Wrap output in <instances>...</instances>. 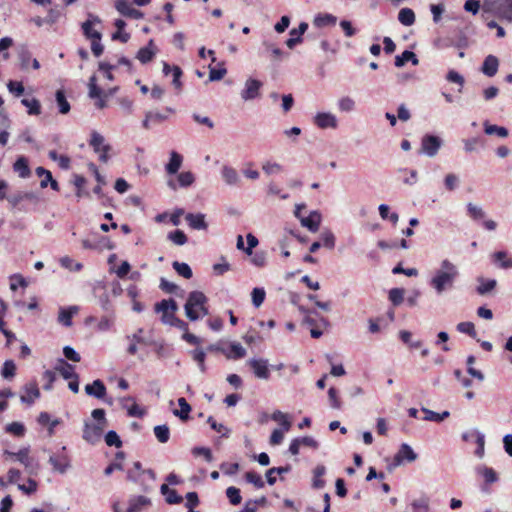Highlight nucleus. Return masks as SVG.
<instances>
[{"label": "nucleus", "mask_w": 512, "mask_h": 512, "mask_svg": "<svg viewBox=\"0 0 512 512\" xmlns=\"http://www.w3.org/2000/svg\"><path fill=\"white\" fill-rule=\"evenodd\" d=\"M458 275L457 267L452 262L445 259L441 262V267L432 277L430 284L437 293H442L444 290L453 286Z\"/></svg>", "instance_id": "nucleus-1"}, {"label": "nucleus", "mask_w": 512, "mask_h": 512, "mask_svg": "<svg viewBox=\"0 0 512 512\" xmlns=\"http://www.w3.org/2000/svg\"><path fill=\"white\" fill-rule=\"evenodd\" d=\"M207 297L201 291H192L189 293L184 309L187 318L196 321L202 316L208 315Z\"/></svg>", "instance_id": "nucleus-2"}, {"label": "nucleus", "mask_w": 512, "mask_h": 512, "mask_svg": "<svg viewBox=\"0 0 512 512\" xmlns=\"http://www.w3.org/2000/svg\"><path fill=\"white\" fill-rule=\"evenodd\" d=\"M484 12H493L501 19L512 21V0H490L483 5Z\"/></svg>", "instance_id": "nucleus-3"}, {"label": "nucleus", "mask_w": 512, "mask_h": 512, "mask_svg": "<svg viewBox=\"0 0 512 512\" xmlns=\"http://www.w3.org/2000/svg\"><path fill=\"white\" fill-rule=\"evenodd\" d=\"M151 505V500L146 496H133L129 499L128 507L124 510L119 503L113 505L114 512H141Z\"/></svg>", "instance_id": "nucleus-4"}, {"label": "nucleus", "mask_w": 512, "mask_h": 512, "mask_svg": "<svg viewBox=\"0 0 512 512\" xmlns=\"http://www.w3.org/2000/svg\"><path fill=\"white\" fill-rule=\"evenodd\" d=\"M178 309L177 303L174 299H163L160 302H157L154 306V311L156 313H162L161 321L164 324H169L171 322L170 317H174L175 313Z\"/></svg>", "instance_id": "nucleus-5"}, {"label": "nucleus", "mask_w": 512, "mask_h": 512, "mask_svg": "<svg viewBox=\"0 0 512 512\" xmlns=\"http://www.w3.org/2000/svg\"><path fill=\"white\" fill-rule=\"evenodd\" d=\"M89 145L93 148L95 153L99 154V160L101 162H107L109 159L108 153L111 150V146L104 143V137L97 131L91 133V139Z\"/></svg>", "instance_id": "nucleus-6"}, {"label": "nucleus", "mask_w": 512, "mask_h": 512, "mask_svg": "<svg viewBox=\"0 0 512 512\" xmlns=\"http://www.w3.org/2000/svg\"><path fill=\"white\" fill-rule=\"evenodd\" d=\"M40 395L38 383L36 380H32L23 386L20 400L22 403L32 405L38 398H40Z\"/></svg>", "instance_id": "nucleus-7"}, {"label": "nucleus", "mask_w": 512, "mask_h": 512, "mask_svg": "<svg viewBox=\"0 0 512 512\" xmlns=\"http://www.w3.org/2000/svg\"><path fill=\"white\" fill-rule=\"evenodd\" d=\"M441 147V139L434 135H425L422 138L421 150L426 155L433 157Z\"/></svg>", "instance_id": "nucleus-8"}, {"label": "nucleus", "mask_w": 512, "mask_h": 512, "mask_svg": "<svg viewBox=\"0 0 512 512\" xmlns=\"http://www.w3.org/2000/svg\"><path fill=\"white\" fill-rule=\"evenodd\" d=\"M416 458L417 454L414 452V450H398L390 463H387V468L389 470H393L406 462H413Z\"/></svg>", "instance_id": "nucleus-9"}, {"label": "nucleus", "mask_w": 512, "mask_h": 512, "mask_svg": "<svg viewBox=\"0 0 512 512\" xmlns=\"http://www.w3.org/2000/svg\"><path fill=\"white\" fill-rule=\"evenodd\" d=\"M103 425L93 424L86 425L83 433V437L87 440V442L91 445H96L102 438L103 435Z\"/></svg>", "instance_id": "nucleus-10"}, {"label": "nucleus", "mask_w": 512, "mask_h": 512, "mask_svg": "<svg viewBox=\"0 0 512 512\" xmlns=\"http://www.w3.org/2000/svg\"><path fill=\"white\" fill-rule=\"evenodd\" d=\"M248 365L253 370L256 377L261 379H268L270 372L268 369V361L265 359H250Z\"/></svg>", "instance_id": "nucleus-11"}, {"label": "nucleus", "mask_w": 512, "mask_h": 512, "mask_svg": "<svg viewBox=\"0 0 512 512\" xmlns=\"http://www.w3.org/2000/svg\"><path fill=\"white\" fill-rule=\"evenodd\" d=\"M115 7L121 15L128 18L139 19L143 16V13L133 8L127 0H117Z\"/></svg>", "instance_id": "nucleus-12"}, {"label": "nucleus", "mask_w": 512, "mask_h": 512, "mask_svg": "<svg viewBox=\"0 0 512 512\" xmlns=\"http://www.w3.org/2000/svg\"><path fill=\"white\" fill-rule=\"evenodd\" d=\"M88 87H89V96L91 98H97L98 99V101L96 103L97 107L100 108V109L104 108L106 106L105 100L103 99V96H105V93L98 86L97 78H96L95 75H92L89 78Z\"/></svg>", "instance_id": "nucleus-13"}, {"label": "nucleus", "mask_w": 512, "mask_h": 512, "mask_svg": "<svg viewBox=\"0 0 512 512\" xmlns=\"http://www.w3.org/2000/svg\"><path fill=\"white\" fill-rule=\"evenodd\" d=\"M262 87V83L256 79H248L245 83V88L241 92V97L244 100H252L259 96L260 88Z\"/></svg>", "instance_id": "nucleus-14"}, {"label": "nucleus", "mask_w": 512, "mask_h": 512, "mask_svg": "<svg viewBox=\"0 0 512 512\" xmlns=\"http://www.w3.org/2000/svg\"><path fill=\"white\" fill-rule=\"evenodd\" d=\"M314 123L321 129L336 128L337 119L333 114L321 112L318 113L314 118Z\"/></svg>", "instance_id": "nucleus-15"}, {"label": "nucleus", "mask_w": 512, "mask_h": 512, "mask_svg": "<svg viewBox=\"0 0 512 512\" xmlns=\"http://www.w3.org/2000/svg\"><path fill=\"white\" fill-rule=\"evenodd\" d=\"M18 57L20 60L21 69L27 70L30 66L35 70L40 68L39 61L36 58H32V55L28 49L22 48Z\"/></svg>", "instance_id": "nucleus-16"}, {"label": "nucleus", "mask_w": 512, "mask_h": 512, "mask_svg": "<svg viewBox=\"0 0 512 512\" xmlns=\"http://www.w3.org/2000/svg\"><path fill=\"white\" fill-rule=\"evenodd\" d=\"M308 29V24L306 22H301L298 26V28H294L290 31V38L287 39L286 45L292 49L294 48L298 43L302 42V35L306 32Z\"/></svg>", "instance_id": "nucleus-17"}, {"label": "nucleus", "mask_w": 512, "mask_h": 512, "mask_svg": "<svg viewBox=\"0 0 512 512\" xmlns=\"http://www.w3.org/2000/svg\"><path fill=\"white\" fill-rule=\"evenodd\" d=\"M185 220L187 221L189 227L195 230H206L208 227L205 221V215L202 213H188L185 216Z\"/></svg>", "instance_id": "nucleus-18"}, {"label": "nucleus", "mask_w": 512, "mask_h": 512, "mask_svg": "<svg viewBox=\"0 0 512 512\" xmlns=\"http://www.w3.org/2000/svg\"><path fill=\"white\" fill-rule=\"evenodd\" d=\"M85 392L89 396H93L97 399H102L106 395V386L101 380L97 379L94 380L93 383L87 384L85 386Z\"/></svg>", "instance_id": "nucleus-19"}, {"label": "nucleus", "mask_w": 512, "mask_h": 512, "mask_svg": "<svg viewBox=\"0 0 512 512\" xmlns=\"http://www.w3.org/2000/svg\"><path fill=\"white\" fill-rule=\"evenodd\" d=\"M6 312H7V305L4 302V300H2L0 298V331L6 337L7 345H10L15 340V334L12 331L6 329V327H5L6 323L4 321V317L6 315Z\"/></svg>", "instance_id": "nucleus-20"}, {"label": "nucleus", "mask_w": 512, "mask_h": 512, "mask_svg": "<svg viewBox=\"0 0 512 512\" xmlns=\"http://www.w3.org/2000/svg\"><path fill=\"white\" fill-rule=\"evenodd\" d=\"M499 67V60L494 55H488L482 64L481 71L488 77L496 75Z\"/></svg>", "instance_id": "nucleus-21"}, {"label": "nucleus", "mask_w": 512, "mask_h": 512, "mask_svg": "<svg viewBox=\"0 0 512 512\" xmlns=\"http://www.w3.org/2000/svg\"><path fill=\"white\" fill-rule=\"evenodd\" d=\"M7 456L14 457L16 461L23 464L29 470L34 468V460L28 455V450H19L17 453L5 450Z\"/></svg>", "instance_id": "nucleus-22"}, {"label": "nucleus", "mask_w": 512, "mask_h": 512, "mask_svg": "<svg viewBox=\"0 0 512 512\" xmlns=\"http://www.w3.org/2000/svg\"><path fill=\"white\" fill-rule=\"evenodd\" d=\"M495 265L502 269H512V257L505 251H497L491 256Z\"/></svg>", "instance_id": "nucleus-23"}, {"label": "nucleus", "mask_w": 512, "mask_h": 512, "mask_svg": "<svg viewBox=\"0 0 512 512\" xmlns=\"http://www.w3.org/2000/svg\"><path fill=\"white\" fill-rule=\"evenodd\" d=\"M313 478H312V488L314 489H322L326 485V481L323 479V476L326 474V467L323 464H318L312 470Z\"/></svg>", "instance_id": "nucleus-24"}, {"label": "nucleus", "mask_w": 512, "mask_h": 512, "mask_svg": "<svg viewBox=\"0 0 512 512\" xmlns=\"http://www.w3.org/2000/svg\"><path fill=\"white\" fill-rule=\"evenodd\" d=\"M183 162V156L176 151L170 153L169 162L165 166V170L169 175L176 174Z\"/></svg>", "instance_id": "nucleus-25"}, {"label": "nucleus", "mask_w": 512, "mask_h": 512, "mask_svg": "<svg viewBox=\"0 0 512 512\" xmlns=\"http://www.w3.org/2000/svg\"><path fill=\"white\" fill-rule=\"evenodd\" d=\"M156 52L153 48V41L150 40L149 44L145 47H142L138 50L136 58L142 63L146 64L153 60Z\"/></svg>", "instance_id": "nucleus-26"}, {"label": "nucleus", "mask_w": 512, "mask_h": 512, "mask_svg": "<svg viewBox=\"0 0 512 512\" xmlns=\"http://www.w3.org/2000/svg\"><path fill=\"white\" fill-rule=\"evenodd\" d=\"M160 491L168 504H180L183 501L182 496L175 489L169 488L167 484L161 485Z\"/></svg>", "instance_id": "nucleus-27"}, {"label": "nucleus", "mask_w": 512, "mask_h": 512, "mask_svg": "<svg viewBox=\"0 0 512 512\" xmlns=\"http://www.w3.org/2000/svg\"><path fill=\"white\" fill-rule=\"evenodd\" d=\"M406 512H430L429 498L423 496L413 500Z\"/></svg>", "instance_id": "nucleus-28"}, {"label": "nucleus", "mask_w": 512, "mask_h": 512, "mask_svg": "<svg viewBox=\"0 0 512 512\" xmlns=\"http://www.w3.org/2000/svg\"><path fill=\"white\" fill-rule=\"evenodd\" d=\"M408 61H411L413 65H418L419 60L416 56V54L412 51L405 50L400 55H397L395 57V66L396 67H402L404 66Z\"/></svg>", "instance_id": "nucleus-29"}, {"label": "nucleus", "mask_w": 512, "mask_h": 512, "mask_svg": "<svg viewBox=\"0 0 512 512\" xmlns=\"http://www.w3.org/2000/svg\"><path fill=\"white\" fill-rule=\"evenodd\" d=\"M13 169L21 178H27L30 175V168L25 157H19L13 165Z\"/></svg>", "instance_id": "nucleus-30"}, {"label": "nucleus", "mask_w": 512, "mask_h": 512, "mask_svg": "<svg viewBox=\"0 0 512 512\" xmlns=\"http://www.w3.org/2000/svg\"><path fill=\"white\" fill-rule=\"evenodd\" d=\"M476 472L483 476L486 484H493L498 481L497 473L492 468L486 466H478L476 468Z\"/></svg>", "instance_id": "nucleus-31"}, {"label": "nucleus", "mask_w": 512, "mask_h": 512, "mask_svg": "<svg viewBox=\"0 0 512 512\" xmlns=\"http://www.w3.org/2000/svg\"><path fill=\"white\" fill-rule=\"evenodd\" d=\"M114 25L117 28V31L112 35V39H114V40L118 39L122 43H126L130 38V35L128 33H126V32L122 33V30L126 26V22L122 19H116L114 22Z\"/></svg>", "instance_id": "nucleus-32"}, {"label": "nucleus", "mask_w": 512, "mask_h": 512, "mask_svg": "<svg viewBox=\"0 0 512 512\" xmlns=\"http://www.w3.org/2000/svg\"><path fill=\"white\" fill-rule=\"evenodd\" d=\"M398 20L405 26H411L415 22V13L410 8H402L398 14Z\"/></svg>", "instance_id": "nucleus-33"}, {"label": "nucleus", "mask_w": 512, "mask_h": 512, "mask_svg": "<svg viewBox=\"0 0 512 512\" xmlns=\"http://www.w3.org/2000/svg\"><path fill=\"white\" fill-rule=\"evenodd\" d=\"M301 223L311 232H316L320 225V215L317 213H311L308 217L303 218Z\"/></svg>", "instance_id": "nucleus-34"}, {"label": "nucleus", "mask_w": 512, "mask_h": 512, "mask_svg": "<svg viewBox=\"0 0 512 512\" xmlns=\"http://www.w3.org/2000/svg\"><path fill=\"white\" fill-rule=\"evenodd\" d=\"M178 405L180 409L175 410L174 414L178 416L181 420H187L189 418V413L191 412V406L183 397L178 399Z\"/></svg>", "instance_id": "nucleus-35"}, {"label": "nucleus", "mask_w": 512, "mask_h": 512, "mask_svg": "<svg viewBox=\"0 0 512 512\" xmlns=\"http://www.w3.org/2000/svg\"><path fill=\"white\" fill-rule=\"evenodd\" d=\"M21 103L28 108V114L39 115L41 113L40 102L35 98H23Z\"/></svg>", "instance_id": "nucleus-36"}, {"label": "nucleus", "mask_w": 512, "mask_h": 512, "mask_svg": "<svg viewBox=\"0 0 512 512\" xmlns=\"http://www.w3.org/2000/svg\"><path fill=\"white\" fill-rule=\"evenodd\" d=\"M222 176L225 182L229 185L237 184L239 181V176L237 171L229 166H224L222 168Z\"/></svg>", "instance_id": "nucleus-37"}, {"label": "nucleus", "mask_w": 512, "mask_h": 512, "mask_svg": "<svg viewBox=\"0 0 512 512\" xmlns=\"http://www.w3.org/2000/svg\"><path fill=\"white\" fill-rule=\"evenodd\" d=\"M172 266L178 275L185 279H190L193 276L192 269L187 263L174 261Z\"/></svg>", "instance_id": "nucleus-38"}, {"label": "nucleus", "mask_w": 512, "mask_h": 512, "mask_svg": "<svg viewBox=\"0 0 512 512\" xmlns=\"http://www.w3.org/2000/svg\"><path fill=\"white\" fill-rule=\"evenodd\" d=\"M246 355V350L240 343H231L229 346V353H226L227 358L241 359Z\"/></svg>", "instance_id": "nucleus-39"}, {"label": "nucleus", "mask_w": 512, "mask_h": 512, "mask_svg": "<svg viewBox=\"0 0 512 512\" xmlns=\"http://www.w3.org/2000/svg\"><path fill=\"white\" fill-rule=\"evenodd\" d=\"M336 23V17L331 14L318 15L314 18L313 24L316 27H325L329 25H334Z\"/></svg>", "instance_id": "nucleus-40"}, {"label": "nucleus", "mask_w": 512, "mask_h": 512, "mask_svg": "<svg viewBox=\"0 0 512 512\" xmlns=\"http://www.w3.org/2000/svg\"><path fill=\"white\" fill-rule=\"evenodd\" d=\"M38 423L42 426H47L49 435H51L53 428L59 424V421H52L50 415L47 412H41L38 416Z\"/></svg>", "instance_id": "nucleus-41"}, {"label": "nucleus", "mask_w": 512, "mask_h": 512, "mask_svg": "<svg viewBox=\"0 0 512 512\" xmlns=\"http://www.w3.org/2000/svg\"><path fill=\"white\" fill-rule=\"evenodd\" d=\"M272 419L279 423V425L281 426L280 428H284V430H290L291 421L287 414L281 411H275L272 414Z\"/></svg>", "instance_id": "nucleus-42"}, {"label": "nucleus", "mask_w": 512, "mask_h": 512, "mask_svg": "<svg viewBox=\"0 0 512 512\" xmlns=\"http://www.w3.org/2000/svg\"><path fill=\"white\" fill-rule=\"evenodd\" d=\"M177 180H178L180 187L186 188V187L191 186L194 183L195 176L190 171H184V172H181L180 174H178Z\"/></svg>", "instance_id": "nucleus-43"}, {"label": "nucleus", "mask_w": 512, "mask_h": 512, "mask_svg": "<svg viewBox=\"0 0 512 512\" xmlns=\"http://www.w3.org/2000/svg\"><path fill=\"white\" fill-rule=\"evenodd\" d=\"M168 239L171 240L176 245H184L187 243L188 238L186 234L182 230H175L168 234Z\"/></svg>", "instance_id": "nucleus-44"}, {"label": "nucleus", "mask_w": 512, "mask_h": 512, "mask_svg": "<svg viewBox=\"0 0 512 512\" xmlns=\"http://www.w3.org/2000/svg\"><path fill=\"white\" fill-rule=\"evenodd\" d=\"M154 434L160 443H166L170 437L169 427L166 425H159L154 428Z\"/></svg>", "instance_id": "nucleus-45"}, {"label": "nucleus", "mask_w": 512, "mask_h": 512, "mask_svg": "<svg viewBox=\"0 0 512 512\" xmlns=\"http://www.w3.org/2000/svg\"><path fill=\"white\" fill-rule=\"evenodd\" d=\"M316 441L311 437H302L294 439L288 448H300L301 446L315 447Z\"/></svg>", "instance_id": "nucleus-46"}, {"label": "nucleus", "mask_w": 512, "mask_h": 512, "mask_svg": "<svg viewBox=\"0 0 512 512\" xmlns=\"http://www.w3.org/2000/svg\"><path fill=\"white\" fill-rule=\"evenodd\" d=\"M16 374V365L12 360H6L1 369V376L3 378H13Z\"/></svg>", "instance_id": "nucleus-47"}, {"label": "nucleus", "mask_w": 512, "mask_h": 512, "mask_svg": "<svg viewBox=\"0 0 512 512\" xmlns=\"http://www.w3.org/2000/svg\"><path fill=\"white\" fill-rule=\"evenodd\" d=\"M91 50L94 56L99 57L104 51V46L101 44V33H95L91 40Z\"/></svg>", "instance_id": "nucleus-48"}, {"label": "nucleus", "mask_w": 512, "mask_h": 512, "mask_svg": "<svg viewBox=\"0 0 512 512\" xmlns=\"http://www.w3.org/2000/svg\"><path fill=\"white\" fill-rule=\"evenodd\" d=\"M484 131L488 135L496 134L497 136H499L501 138H505L508 136V130L502 126L485 124Z\"/></svg>", "instance_id": "nucleus-49"}, {"label": "nucleus", "mask_w": 512, "mask_h": 512, "mask_svg": "<svg viewBox=\"0 0 512 512\" xmlns=\"http://www.w3.org/2000/svg\"><path fill=\"white\" fill-rule=\"evenodd\" d=\"M389 300L394 306H399L404 300V289L393 288L389 291Z\"/></svg>", "instance_id": "nucleus-50"}, {"label": "nucleus", "mask_w": 512, "mask_h": 512, "mask_svg": "<svg viewBox=\"0 0 512 512\" xmlns=\"http://www.w3.org/2000/svg\"><path fill=\"white\" fill-rule=\"evenodd\" d=\"M115 69H116V65H112L108 62L101 61L98 64V70L103 72L104 77L109 81L114 80V75H113L112 71Z\"/></svg>", "instance_id": "nucleus-51"}, {"label": "nucleus", "mask_w": 512, "mask_h": 512, "mask_svg": "<svg viewBox=\"0 0 512 512\" xmlns=\"http://www.w3.org/2000/svg\"><path fill=\"white\" fill-rule=\"evenodd\" d=\"M127 401H132V405L127 408V413L131 417L142 418L145 415V409L140 407L133 398L129 397Z\"/></svg>", "instance_id": "nucleus-52"}, {"label": "nucleus", "mask_w": 512, "mask_h": 512, "mask_svg": "<svg viewBox=\"0 0 512 512\" xmlns=\"http://www.w3.org/2000/svg\"><path fill=\"white\" fill-rule=\"evenodd\" d=\"M457 330L461 333H465V334L469 335L472 338H476V336H477V332L475 330L474 324L469 321L460 322L457 325Z\"/></svg>", "instance_id": "nucleus-53"}, {"label": "nucleus", "mask_w": 512, "mask_h": 512, "mask_svg": "<svg viewBox=\"0 0 512 512\" xmlns=\"http://www.w3.org/2000/svg\"><path fill=\"white\" fill-rule=\"evenodd\" d=\"M226 496L232 505H238L241 503L242 497L240 495V490L234 486H230L226 489Z\"/></svg>", "instance_id": "nucleus-54"}, {"label": "nucleus", "mask_w": 512, "mask_h": 512, "mask_svg": "<svg viewBox=\"0 0 512 512\" xmlns=\"http://www.w3.org/2000/svg\"><path fill=\"white\" fill-rule=\"evenodd\" d=\"M245 479L248 483L253 484L256 488L261 489L264 487L262 477L254 471H249L245 474Z\"/></svg>", "instance_id": "nucleus-55"}, {"label": "nucleus", "mask_w": 512, "mask_h": 512, "mask_svg": "<svg viewBox=\"0 0 512 512\" xmlns=\"http://www.w3.org/2000/svg\"><path fill=\"white\" fill-rule=\"evenodd\" d=\"M124 457H125L124 452L118 451L116 454L115 461L105 468V470H104L105 475L109 476L115 469H122L120 461H122L124 459Z\"/></svg>", "instance_id": "nucleus-56"}, {"label": "nucleus", "mask_w": 512, "mask_h": 512, "mask_svg": "<svg viewBox=\"0 0 512 512\" xmlns=\"http://www.w3.org/2000/svg\"><path fill=\"white\" fill-rule=\"evenodd\" d=\"M6 432L14 436L21 437L25 433V427L20 422H12L6 426Z\"/></svg>", "instance_id": "nucleus-57"}, {"label": "nucleus", "mask_w": 512, "mask_h": 512, "mask_svg": "<svg viewBox=\"0 0 512 512\" xmlns=\"http://www.w3.org/2000/svg\"><path fill=\"white\" fill-rule=\"evenodd\" d=\"M423 413L425 414L424 418L426 420L435 421V422H440L449 416L448 411H444L443 413L439 414V413L433 412L431 410L424 409Z\"/></svg>", "instance_id": "nucleus-58"}, {"label": "nucleus", "mask_w": 512, "mask_h": 512, "mask_svg": "<svg viewBox=\"0 0 512 512\" xmlns=\"http://www.w3.org/2000/svg\"><path fill=\"white\" fill-rule=\"evenodd\" d=\"M105 443L111 447V446H115L116 448H120L121 445H122V442L120 440V437L118 436V434L115 432V431H109L106 435H105Z\"/></svg>", "instance_id": "nucleus-59"}, {"label": "nucleus", "mask_w": 512, "mask_h": 512, "mask_svg": "<svg viewBox=\"0 0 512 512\" xmlns=\"http://www.w3.org/2000/svg\"><path fill=\"white\" fill-rule=\"evenodd\" d=\"M467 211H468V215L474 220H480V219L484 218V215H485L482 208H480L472 203H469L467 205Z\"/></svg>", "instance_id": "nucleus-60"}, {"label": "nucleus", "mask_w": 512, "mask_h": 512, "mask_svg": "<svg viewBox=\"0 0 512 512\" xmlns=\"http://www.w3.org/2000/svg\"><path fill=\"white\" fill-rule=\"evenodd\" d=\"M10 289L16 291L19 286L26 287L28 285L25 278L20 274H14L10 277Z\"/></svg>", "instance_id": "nucleus-61"}, {"label": "nucleus", "mask_w": 512, "mask_h": 512, "mask_svg": "<svg viewBox=\"0 0 512 512\" xmlns=\"http://www.w3.org/2000/svg\"><path fill=\"white\" fill-rule=\"evenodd\" d=\"M193 359L198 363V366L202 372H205L206 366H205V358L206 354L203 351V349H195L192 352Z\"/></svg>", "instance_id": "nucleus-62"}, {"label": "nucleus", "mask_w": 512, "mask_h": 512, "mask_svg": "<svg viewBox=\"0 0 512 512\" xmlns=\"http://www.w3.org/2000/svg\"><path fill=\"white\" fill-rule=\"evenodd\" d=\"M239 468H240V466H239V463H237V462H234V463L223 462L220 465V469L222 470V472L225 475H229V476L235 475L238 472Z\"/></svg>", "instance_id": "nucleus-63"}, {"label": "nucleus", "mask_w": 512, "mask_h": 512, "mask_svg": "<svg viewBox=\"0 0 512 512\" xmlns=\"http://www.w3.org/2000/svg\"><path fill=\"white\" fill-rule=\"evenodd\" d=\"M8 90L19 97L24 93V86L22 82L10 80L7 84Z\"/></svg>", "instance_id": "nucleus-64"}]
</instances>
